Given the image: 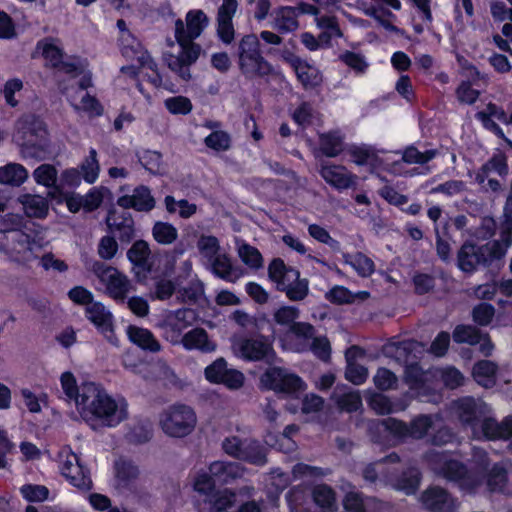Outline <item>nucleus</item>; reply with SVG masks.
Wrapping results in <instances>:
<instances>
[{
	"mask_svg": "<svg viewBox=\"0 0 512 512\" xmlns=\"http://www.w3.org/2000/svg\"><path fill=\"white\" fill-rule=\"evenodd\" d=\"M77 412L93 430L115 428L128 418V402L113 396L95 382H83Z\"/></svg>",
	"mask_w": 512,
	"mask_h": 512,
	"instance_id": "obj_1",
	"label": "nucleus"
},
{
	"mask_svg": "<svg viewBox=\"0 0 512 512\" xmlns=\"http://www.w3.org/2000/svg\"><path fill=\"white\" fill-rule=\"evenodd\" d=\"M453 411L471 429L474 438L498 440L508 439L512 435V417L502 422L496 421L491 408L481 400L471 397L459 399L454 402Z\"/></svg>",
	"mask_w": 512,
	"mask_h": 512,
	"instance_id": "obj_2",
	"label": "nucleus"
},
{
	"mask_svg": "<svg viewBox=\"0 0 512 512\" xmlns=\"http://www.w3.org/2000/svg\"><path fill=\"white\" fill-rule=\"evenodd\" d=\"M473 459L480 471H468L453 452L431 451L426 455L428 466L436 475L457 483L462 490L468 492L474 491L480 485V474L488 465L486 452L482 449H474Z\"/></svg>",
	"mask_w": 512,
	"mask_h": 512,
	"instance_id": "obj_3",
	"label": "nucleus"
},
{
	"mask_svg": "<svg viewBox=\"0 0 512 512\" xmlns=\"http://www.w3.org/2000/svg\"><path fill=\"white\" fill-rule=\"evenodd\" d=\"M47 244L39 230H0V254L20 267H30Z\"/></svg>",
	"mask_w": 512,
	"mask_h": 512,
	"instance_id": "obj_4",
	"label": "nucleus"
},
{
	"mask_svg": "<svg viewBox=\"0 0 512 512\" xmlns=\"http://www.w3.org/2000/svg\"><path fill=\"white\" fill-rule=\"evenodd\" d=\"M436 377H440L444 385L452 389L460 386L464 380L460 371L453 367L428 371H423L418 364L406 367L405 381L414 395L423 401H436V396L432 395L435 390L433 379Z\"/></svg>",
	"mask_w": 512,
	"mask_h": 512,
	"instance_id": "obj_5",
	"label": "nucleus"
},
{
	"mask_svg": "<svg viewBox=\"0 0 512 512\" xmlns=\"http://www.w3.org/2000/svg\"><path fill=\"white\" fill-rule=\"evenodd\" d=\"M178 30H181V24L178 25ZM174 41L168 40L169 49L163 54V61L167 67L179 76L182 80L188 81L191 79L190 67L197 61L200 55L201 48L198 44L186 41L180 32L177 31Z\"/></svg>",
	"mask_w": 512,
	"mask_h": 512,
	"instance_id": "obj_6",
	"label": "nucleus"
},
{
	"mask_svg": "<svg viewBox=\"0 0 512 512\" xmlns=\"http://www.w3.org/2000/svg\"><path fill=\"white\" fill-rule=\"evenodd\" d=\"M37 49L41 51L48 65L55 67L59 72L67 74L70 78L80 77L82 87L92 86L91 72L87 69V63L79 58L63 60L62 49L54 40H43L38 43Z\"/></svg>",
	"mask_w": 512,
	"mask_h": 512,
	"instance_id": "obj_7",
	"label": "nucleus"
},
{
	"mask_svg": "<svg viewBox=\"0 0 512 512\" xmlns=\"http://www.w3.org/2000/svg\"><path fill=\"white\" fill-rule=\"evenodd\" d=\"M196 246L201 258L210 265L215 275L230 282H235L238 279L230 258L222 250L218 238L202 234L199 236Z\"/></svg>",
	"mask_w": 512,
	"mask_h": 512,
	"instance_id": "obj_8",
	"label": "nucleus"
},
{
	"mask_svg": "<svg viewBox=\"0 0 512 512\" xmlns=\"http://www.w3.org/2000/svg\"><path fill=\"white\" fill-rule=\"evenodd\" d=\"M159 425L167 436L183 438L194 431L197 425V416L192 407L185 404H174L160 414Z\"/></svg>",
	"mask_w": 512,
	"mask_h": 512,
	"instance_id": "obj_9",
	"label": "nucleus"
},
{
	"mask_svg": "<svg viewBox=\"0 0 512 512\" xmlns=\"http://www.w3.org/2000/svg\"><path fill=\"white\" fill-rule=\"evenodd\" d=\"M92 271L102 285L104 293L116 302L124 303L128 294L134 290L132 281L115 267L95 262Z\"/></svg>",
	"mask_w": 512,
	"mask_h": 512,
	"instance_id": "obj_10",
	"label": "nucleus"
},
{
	"mask_svg": "<svg viewBox=\"0 0 512 512\" xmlns=\"http://www.w3.org/2000/svg\"><path fill=\"white\" fill-rule=\"evenodd\" d=\"M259 46V39L255 34L246 35L239 42V67L247 77L263 76L271 71L270 65L260 53Z\"/></svg>",
	"mask_w": 512,
	"mask_h": 512,
	"instance_id": "obj_11",
	"label": "nucleus"
},
{
	"mask_svg": "<svg viewBox=\"0 0 512 512\" xmlns=\"http://www.w3.org/2000/svg\"><path fill=\"white\" fill-rule=\"evenodd\" d=\"M504 248L497 242L477 246L464 244L458 252V267L464 272H473L479 265H489L503 257Z\"/></svg>",
	"mask_w": 512,
	"mask_h": 512,
	"instance_id": "obj_12",
	"label": "nucleus"
},
{
	"mask_svg": "<svg viewBox=\"0 0 512 512\" xmlns=\"http://www.w3.org/2000/svg\"><path fill=\"white\" fill-rule=\"evenodd\" d=\"M231 349L233 354L246 361H265L272 363L276 360L272 342L264 336L234 337Z\"/></svg>",
	"mask_w": 512,
	"mask_h": 512,
	"instance_id": "obj_13",
	"label": "nucleus"
},
{
	"mask_svg": "<svg viewBox=\"0 0 512 512\" xmlns=\"http://www.w3.org/2000/svg\"><path fill=\"white\" fill-rule=\"evenodd\" d=\"M59 468L61 474L74 487L80 490L91 489L92 480L88 470L81 464L80 457L68 447L59 452Z\"/></svg>",
	"mask_w": 512,
	"mask_h": 512,
	"instance_id": "obj_14",
	"label": "nucleus"
},
{
	"mask_svg": "<svg viewBox=\"0 0 512 512\" xmlns=\"http://www.w3.org/2000/svg\"><path fill=\"white\" fill-rule=\"evenodd\" d=\"M437 417L431 415H420L414 418L410 425L395 418H387L382 421V425L392 435L398 438L411 437L422 439L431 429L436 427Z\"/></svg>",
	"mask_w": 512,
	"mask_h": 512,
	"instance_id": "obj_15",
	"label": "nucleus"
},
{
	"mask_svg": "<svg viewBox=\"0 0 512 512\" xmlns=\"http://www.w3.org/2000/svg\"><path fill=\"white\" fill-rule=\"evenodd\" d=\"M260 384L265 389L287 394L305 389V384L299 376L280 367L267 369L260 378Z\"/></svg>",
	"mask_w": 512,
	"mask_h": 512,
	"instance_id": "obj_16",
	"label": "nucleus"
},
{
	"mask_svg": "<svg viewBox=\"0 0 512 512\" xmlns=\"http://www.w3.org/2000/svg\"><path fill=\"white\" fill-rule=\"evenodd\" d=\"M196 320L195 312L191 309L168 311L160 324L163 338L172 345H179L183 332L192 326Z\"/></svg>",
	"mask_w": 512,
	"mask_h": 512,
	"instance_id": "obj_17",
	"label": "nucleus"
},
{
	"mask_svg": "<svg viewBox=\"0 0 512 512\" xmlns=\"http://www.w3.org/2000/svg\"><path fill=\"white\" fill-rule=\"evenodd\" d=\"M222 447L226 454L234 458L260 466L266 463L265 451L256 441L231 436L223 441Z\"/></svg>",
	"mask_w": 512,
	"mask_h": 512,
	"instance_id": "obj_18",
	"label": "nucleus"
},
{
	"mask_svg": "<svg viewBox=\"0 0 512 512\" xmlns=\"http://www.w3.org/2000/svg\"><path fill=\"white\" fill-rule=\"evenodd\" d=\"M77 84L79 85L78 89L71 88L64 91L74 111L78 114H85L89 118L100 117L104 112L102 104L95 96L85 91L88 87H82L80 79Z\"/></svg>",
	"mask_w": 512,
	"mask_h": 512,
	"instance_id": "obj_19",
	"label": "nucleus"
},
{
	"mask_svg": "<svg viewBox=\"0 0 512 512\" xmlns=\"http://www.w3.org/2000/svg\"><path fill=\"white\" fill-rule=\"evenodd\" d=\"M314 338V328L305 322H297L280 338L283 349L301 352L308 348L309 341Z\"/></svg>",
	"mask_w": 512,
	"mask_h": 512,
	"instance_id": "obj_20",
	"label": "nucleus"
},
{
	"mask_svg": "<svg viewBox=\"0 0 512 512\" xmlns=\"http://www.w3.org/2000/svg\"><path fill=\"white\" fill-rule=\"evenodd\" d=\"M15 129L14 141L21 146L34 145L33 136L42 138L46 134L43 121L34 115L20 118L16 122Z\"/></svg>",
	"mask_w": 512,
	"mask_h": 512,
	"instance_id": "obj_21",
	"label": "nucleus"
},
{
	"mask_svg": "<svg viewBox=\"0 0 512 512\" xmlns=\"http://www.w3.org/2000/svg\"><path fill=\"white\" fill-rule=\"evenodd\" d=\"M238 9L237 0H223L217 11V35L225 44H230L235 37L233 17Z\"/></svg>",
	"mask_w": 512,
	"mask_h": 512,
	"instance_id": "obj_22",
	"label": "nucleus"
},
{
	"mask_svg": "<svg viewBox=\"0 0 512 512\" xmlns=\"http://www.w3.org/2000/svg\"><path fill=\"white\" fill-rule=\"evenodd\" d=\"M85 314L88 320L93 323L111 343L116 344V339L113 334V315L104 304L98 301L89 303V305L86 306Z\"/></svg>",
	"mask_w": 512,
	"mask_h": 512,
	"instance_id": "obj_23",
	"label": "nucleus"
},
{
	"mask_svg": "<svg viewBox=\"0 0 512 512\" xmlns=\"http://www.w3.org/2000/svg\"><path fill=\"white\" fill-rule=\"evenodd\" d=\"M120 43L121 53L126 59L136 61L141 68L154 69L156 63L130 32H124L121 35Z\"/></svg>",
	"mask_w": 512,
	"mask_h": 512,
	"instance_id": "obj_24",
	"label": "nucleus"
},
{
	"mask_svg": "<svg viewBox=\"0 0 512 512\" xmlns=\"http://www.w3.org/2000/svg\"><path fill=\"white\" fill-rule=\"evenodd\" d=\"M186 28L184 22L178 19L175 22V34L178 31V25L181 24L182 29L179 30L180 36L186 41L194 42L198 38L203 30L208 26L209 19L202 10H191L186 14Z\"/></svg>",
	"mask_w": 512,
	"mask_h": 512,
	"instance_id": "obj_25",
	"label": "nucleus"
},
{
	"mask_svg": "<svg viewBox=\"0 0 512 512\" xmlns=\"http://www.w3.org/2000/svg\"><path fill=\"white\" fill-rule=\"evenodd\" d=\"M421 503L432 512H450L457 507L456 501L440 487H430L421 495Z\"/></svg>",
	"mask_w": 512,
	"mask_h": 512,
	"instance_id": "obj_26",
	"label": "nucleus"
},
{
	"mask_svg": "<svg viewBox=\"0 0 512 512\" xmlns=\"http://www.w3.org/2000/svg\"><path fill=\"white\" fill-rule=\"evenodd\" d=\"M322 178L332 187L345 190L355 185L357 176L349 172L344 166L323 164L320 169Z\"/></svg>",
	"mask_w": 512,
	"mask_h": 512,
	"instance_id": "obj_27",
	"label": "nucleus"
},
{
	"mask_svg": "<svg viewBox=\"0 0 512 512\" xmlns=\"http://www.w3.org/2000/svg\"><path fill=\"white\" fill-rule=\"evenodd\" d=\"M117 204L125 209L136 211H150L155 207V199L147 186L141 185L134 189L131 195H124L118 198Z\"/></svg>",
	"mask_w": 512,
	"mask_h": 512,
	"instance_id": "obj_28",
	"label": "nucleus"
},
{
	"mask_svg": "<svg viewBox=\"0 0 512 512\" xmlns=\"http://www.w3.org/2000/svg\"><path fill=\"white\" fill-rule=\"evenodd\" d=\"M179 345L188 351L198 350L203 353H211L216 350V343L209 338L207 331L203 328H193L184 333Z\"/></svg>",
	"mask_w": 512,
	"mask_h": 512,
	"instance_id": "obj_29",
	"label": "nucleus"
},
{
	"mask_svg": "<svg viewBox=\"0 0 512 512\" xmlns=\"http://www.w3.org/2000/svg\"><path fill=\"white\" fill-rule=\"evenodd\" d=\"M363 356L364 351L356 346L350 347L345 354L347 362L345 377L355 385L363 384L368 377L367 368L358 363V360Z\"/></svg>",
	"mask_w": 512,
	"mask_h": 512,
	"instance_id": "obj_30",
	"label": "nucleus"
},
{
	"mask_svg": "<svg viewBox=\"0 0 512 512\" xmlns=\"http://www.w3.org/2000/svg\"><path fill=\"white\" fill-rule=\"evenodd\" d=\"M287 61L305 88H314L322 82L321 73L315 66L296 56L288 58Z\"/></svg>",
	"mask_w": 512,
	"mask_h": 512,
	"instance_id": "obj_31",
	"label": "nucleus"
},
{
	"mask_svg": "<svg viewBox=\"0 0 512 512\" xmlns=\"http://www.w3.org/2000/svg\"><path fill=\"white\" fill-rule=\"evenodd\" d=\"M268 275L270 280L276 284L277 289L282 291L289 287L292 282L298 280L300 273L297 269L286 266L283 260L274 259L269 264Z\"/></svg>",
	"mask_w": 512,
	"mask_h": 512,
	"instance_id": "obj_32",
	"label": "nucleus"
},
{
	"mask_svg": "<svg viewBox=\"0 0 512 512\" xmlns=\"http://www.w3.org/2000/svg\"><path fill=\"white\" fill-rule=\"evenodd\" d=\"M298 12L296 8L284 6L273 13L272 27L280 33H290L298 29Z\"/></svg>",
	"mask_w": 512,
	"mask_h": 512,
	"instance_id": "obj_33",
	"label": "nucleus"
},
{
	"mask_svg": "<svg viewBox=\"0 0 512 512\" xmlns=\"http://www.w3.org/2000/svg\"><path fill=\"white\" fill-rule=\"evenodd\" d=\"M496 174L500 177H506L508 174L507 158L502 153L495 154L478 170L475 180L478 184L483 185L490 175Z\"/></svg>",
	"mask_w": 512,
	"mask_h": 512,
	"instance_id": "obj_34",
	"label": "nucleus"
},
{
	"mask_svg": "<svg viewBox=\"0 0 512 512\" xmlns=\"http://www.w3.org/2000/svg\"><path fill=\"white\" fill-rule=\"evenodd\" d=\"M129 340L142 349L151 352H158L161 349L159 341L154 337L151 331L146 328L130 325L126 329Z\"/></svg>",
	"mask_w": 512,
	"mask_h": 512,
	"instance_id": "obj_35",
	"label": "nucleus"
},
{
	"mask_svg": "<svg viewBox=\"0 0 512 512\" xmlns=\"http://www.w3.org/2000/svg\"><path fill=\"white\" fill-rule=\"evenodd\" d=\"M26 216L30 218H45L49 211V203L40 195L23 194L19 197Z\"/></svg>",
	"mask_w": 512,
	"mask_h": 512,
	"instance_id": "obj_36",
	"label": "nucleus"
},
{
	"mask_svg": "<svg viewBox=\"0 0 512 512\" xmlns=\"http://www.w3.org/2000/svg\"><path fill=\"white\" fill-rule=\"evenodd\" d=\"M209 473L216 480L227 483L241 477L244 469L235 462L214 461L209 466Z\"/></svg>",
	"mask_w": 512,
	"mask_h": 512,
	"instance_id": "obj_37",
	"label": "nucleus"
},
{
	"mask_svg": "<svg viewBox=\"0 0 512 512\" xmlns=\"http://www.w3.org/2000/svg\"><path fill=\"white\" fill-rule=\"evenodd\" d=\"M380 153H385L383 150L378 151L371 146H353L350 148V155L352 160L357 165H369L372 167H380L384 165Z\"/></svg>",
	"mask_w": 512,
	"mask_h": 512,
	"instance_id": "obj_38",
	"label": "nucleus"
},
{
	"mask_svg": "<svg viewBox=\"0 0 512 512\" xmlns=\"http://www.w3.org/2000/svg\"><path fill=\"white\" fill-rule=\"evenodd\" d=\"M497 365L489 360L477 362L473 367V377L475 381L485 387L490 388L496 382Z\"/></svg>",
	"mask_w": 512,
	"mask_h": 512,
	"instance_id": "obj_39",
	"label": "nucleus"
},
{
	"mask_svg": "<svg viewBox=\"0 0 512 512\" xmlns=\"http://www.w3.org/2000/svg\"><path fill=\"white\" fill-rule=\"evenodd\" d=\"M28 178L27 169L18 163H9L0 167V184L20 186Z\"/></svg>",
	"mask_w": 512,
	"mask_h": 512,
	"instance_id": "obj_40",
	"label": "nucleus"
},
{
	"mask_svg": "<svg viewBox=\"0 0 512 512\" xmlns=\"http://www.w3.org/2000/svg\"><path fill=\"white\" fill-rule=\"evenodd\" d=\"M343 261L361 277H368L375 271L372 259L360 252L343 253Z\"/></svg>",
	"mask_w": 512,
	"mask_h": 512,
	"instance_id": "obj_41",
	"label": "nucleus"
},
{
	"mask_svg": "<svg viewBox=\"0 0 512 512\" xmlns=\"http://www.w3.org/2000/svg\"><path fill=\"white\" fill-rule=\"evenodd\" d=\"M313 500L324 512H336L338 504L334 490L328 485H317L313 489Z\"/></svg>",
	"mask_w": 512,
	"mask_h": 512,
	"instance_id": "obj_42",
	"label": "nucleus"
},
{
	"mask_svg": "<svg viewBox=\"0 0 512 512\" xmlns=\"http://www.w3.org/2000/svg\"><path fill=\"white\" fill-rule=\"evenodd\" d=\"M368 405L378 414H390L403 411L407 407L406 403H392L387 396L375 392L370 394Z\"/></svg>",
	"mask_w": 512,
	"mask_h": 512,
	"instance_id": "obj_43",
	"label": "nucleus"
},
{
	"mask_svg": "<svg viewBox=\"0 0 512 512\" xmlns=\"http://www.w3.org/2000/svg\"><path fill=\"white\" fill-rule=\"evenodd\" d=\"M296 431L297 429L295 426H288L280 435L274 436L269 433L265 436V443L285 453L292 452L296 449V443L291 436Z\"/></svg>",
	"mask_w": 512,
	"mask_h": 512,
	"instance_id": "obj_44",
	"label": "nucleus"
},
{
	"mask_svg": "<svg viewBox=\"0 0 512 512\" xmlns=\"http://www.w3.org/2000/svg\"><path fill=\"white\" fill-rule=\"evenodd\" d=\"M236 502V495L229 489L217 490L206 502L209 512H222L232 507Z\"/></svg>",
	"mask_w": 512,
	"mask_h": 512,
	"instance_id": "obj_45",
	"label": "nucleus"
},
{
	"mask_svg": "<svg viewBox=\"0 0 512 512\" xmlns=\"http://www.w3.org/2000/svg\"><path fill=\"white\" fill-rule=\"evenodd\" d=\"M164 203L167 212L177 213L183 219H188L197 212V205L185 199L176 200L173 196L168 195L165 197Z\"/></svg>",
	"mask_w": 512,
	"mask_h": 512,
	"instance_id": "obj_46",
	"label": "nucleus"
},
{
	"mask_svg": "<svg viewBox=\"0 0 512 512\" xmlns=\"http://www.w3.org/2000/svg\"><path fill=\"white\" fill-rule=\"evenodd\" d=\"M378 505L375 499L369 498L363 500L360 493L356 491L348 492L343 500L344 508L349 512H370L371 507Z\"/></svg>",
	"mask_w": 512,
	"mask_h": 512,
	"instance_id": "obj_47",
	"label": "nucleus"
},
{
	"mask_svg": "<svg viewBox=\"0 0 512 512\" xmlns=\"http://www.w3.org/2000/svg\"><path fill=\"white\" fill-rule=\"evenodd\" d=\"M238 256L242 262L251 269H259L263 266V258L259 250L245 242H237Z\"/></svg>",
	"mask_w": 512,
	"mask_h": 512,
	"instance_id": "obj_48",
	"label": "nucleus"
},
{
	"mask_svg": "<svg viewBox=\"0 0 512 512\" xmlns=\"http://www.w3.org/2000/svg\"><path fill=\"white\" fill-rule=\"evenodd\" d=\"M320 149L327 157H336L343 151V137L339 132L320 135Z\"/></svg>",
	"mask_w": 512,
	"mask_h": 512,
	"instance_id": "obj_49",
	"label": "nucleus"
},
{
	"mask_svg": "<svg viewBox=\"0 0 512 512\" xmlns=\"http://www.w3.org/2000/svg\"><path fill=\"white\" fill-rule=\"evenodd\" d=\"M152 235L157 243L170 245L177 239L178 230L171 223L158 221L153 225Z\"/></svg>",
	"mask_w": 512,
	"mask_h": 512,
	"instance_id": "obj_50",
	"label": "nucleus"
},
{
	"mask_svg": "<svg viewBox=\"0 0 512 512\" xmlns=\"http://www.w3.org/2000/svg\"><path fill=\"white\" fill-rule=\"evenodd\" d=\"M100 166L97 159V152L91 148L89 155L80 165V173L85 182L93 184L99 176Z\"/></svg>",
	"mask_w": 512,
	"mask_h": 512,
	"instance_id": "obj_51",
	"label": "nucleus"
},
{
	"mask_svg": "<svg viewBox=\"0 0 512 512\" xmlns=\"http://www.w3.org/2000/svg\"><path fill=\"white\" fill-rule=\"evenodd\" d=\"M475 117L482 124H485V121H494V119L504 124H512V112L507 115L501 107L494 103H488L485 109L476 113Z\"/></svg>",
	"mask_w": 512,
	"mask_h": 512,
	"instance_id": "obj_52",
	"label": "nucleus"
},
{
	"mask_svg": "<svg viewBox=\"0 0 512 512\" xmlns=\"http://www.w3.org/2000/svg\"><path fill=\"white\" fill-rule=\"evenodd\" d=\"M34 181L46 188H53L56 186L58 179V171L55 166L51 164H41L33 171Z\"/></svg>",
	"mask_w": 512,
	"mask_h": 512,
	"instance_id": "obj_53",
	"label": "nucleus"
},
{
	"mask_svg": "<svg viewBox=\"0 0 512 512\" xmlns=\"http://www.w3.org/2000/svg\"><path fill=\"white\" fill-rule=\"evenodd\" d=\"M420 484V473L417 469H411L392 483V486L407 495L414 494Z\"/></svg>",
	"mask_w": 512,
	"mask_h": 512,
	"instance_id": "obj_54",
	"label": "nucleus"
},
{
	"mask_svg": "<svg viewBox=\"0 0 512 512\" xmlns=\"http://www.w3.org/2000/svg\"><path fill=\"white\" fill-rule=\"evenodd\" d=\"M141 165L152 174H160L163 170L162 155L153 150H142L137 153Z\"/></svg>",
	"mask_w": 512,
	"mask_h": 512,
	"instance_id": "obj_55",
	"label": "nucleus"
},
{
	"mask_svg": "<svg viewBox=\"0 0 512 512\" xmlns=\"http://www.w3.org/2000/svg\"><path fill=\"white\" fill-rule=\"evenodd\" d=\"M423 349V346L417 341H404L398 344H392L386 347V353L395 357L399 362L408 361V353Z\"/></svg>",
	"mask_w": 512,
	"mask_h": 512,
	"instance_id": "obj_56",
	"label": "nucleus"
},
{
	"mask_svg": "<svg viewBox=\"0 0 512 512\" xmlns=\"http://www.w3.org/2000/svg\"><path fill=\"white\" fill-rule=\"evenodd\" d=\"M60 384L65 396L69 400L74 401L75 407L77 408V401L82 394V384L78 386L75 376L69 371L61 374Z\"/></svg>",
	"mask_w": 512,
	"mask_h": 512,
	"instance_id": "obj_57",
	"label": "nucleus"
},
{
	"mask_svg": "<svg viewBox=\"0 0 512 512\" xmlns=\"http://www.w3.org/2000/svg\"><path fill=\"white\" fill-rule=\"evenodd\" d=\"M150 256V249L147 242L136 241L127 252V257L135 266L145 268Z\"/></svg>",
	"mask_w": 512,
	"mask_h": 512,
	"instance_id": "obj_58",
	"label": "nucleus"
},
{
	"mask_svg": "<svg viewBox=\"0 0 512 512\" xmlns=\"http://www.w3.org/2000/svg\"><path fill=\"white\" fill-rule=\"evenodd\" d=\"M213 476L205 471H199L195 476L193 482L194 490L204 497V501L207 502L213 493L216 492L214 489Z\"/></svg>",
	"mask_w": 512,
	"mask_h": 512,
	"instance_id": "obj_59",
	"label": "nucleus"
},
{
	"mask_svg": "<svg viewBox=\"0 0 512 512\" xmlns=\"http://www.w3.org/2000/svg\"><path fill=\"white\" fill-rule=\"evenodd\" d=\"M453 339L457 343L476 345L481 341V332L470 325H459L453 331Z\"/></svg>",
	"mask_w": 512,
	"mask_h": 512,
	"instance_id": "obj_60",
	"label": "nucleus"
},
{
	"mask_svg": "<svg viewBox=\"0 0 512 512\" xmlns=\"http://www.w3.org/2000/svg\"><path fill=\"white\" fill-rule=\"evenodd\" d=\"M165 108L173 115H187L192 111L193 105L185 96H173L165 99Z\"/></svg>",
	"mask_w": 512,
	"mask_h": 512,
	"instance_id": "obj_61",
	"label": "nucleus"
},
{
	"mask_svg": "<svg viewBox=\"0 0 512 512\" xmlns=\"http://www.w3.org/2000/svg\"><path fill=\"white\" fill-rule=\"evenodd\" d=\"M205 145L217 152L227 151L231 145V138L228 133L222 130H217L210 133L204 139Z\"/></svg>",
	"mask_w": 512,
	"mask_h": 512,
	"instance_id": "obj_62",
	"label": "nucleus"
},
{
	"mask_svg": "<svg viewBox=\"0 0 512 512\" xmlns=\"http://www.w3.org/2000/svg\"><path fill=\"white\" fill-rule=\"evenodd\" d=\"M20 494L28 502H43L48 499L49 490L44 485L25 484L20 487Z\"/></svg>",
	"mask_w": 512,
	"mask_h": 512,
	"instance_id": "obj_63",
	"label": "nucleus"
},
{
	"mask_svg": "<svg viewBox=\"0 0 512 512\" xmlns=\"http://www.w3.org/2000/svg\"><path fill=\"white\" fill-rule=\"evenodd\" d=\"M110 194L105 187H94L88 193L83 195L84 211L91 212L96 210L102 204L104 198Z\"/></svg>",
	"mask_w": 512,
	"mask_h": 512,
	"instance_id": "obj_64",
	"label": "nucleus"
}]
</instances>
